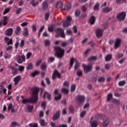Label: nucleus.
<instances>
[{
    "instance_id": "f257e3e1",
    "label": "nucleus",
    "mask_w": 127,
    "mask_h": 127,
    "mask_svg": "<svg viewBox=\"0 0 127 127\" xmlns=\"http://www.w3.org/2000/svg\"><path fill=\"white\" fill-rule=\"evenodd\" d=\"M39 88L34 87L32 88V104H36L38 102V93Z\"/></svg>"
},
{
    "instance_id": "f03ea898",
    "label": "nucleus",
    "mask_w": 127,
    "mask_h": 127,
    "mask_svg": "<svg viewBox=\"0 0 127 127\" xmlns=\"http://www.w3.org/2000/svg\"><path fill=\"white\" fill-rule=\"evenodd\" d=\"M54 50L56 51L55 56L58 58H62L64 56L65 50L59 47H54Z\"/></svg>"
},
{
    "instance_id": "7ed1b4c3",
    "label": "nucleus",
    "mask_w": 127,
    "mask_h": 127,
    "mask_svg": "<svg viewBox=\"0 0 127 127\" xmlns=\"http://www.w3.org/2000/svg\"><path fill=\"white\" fill-rule=\"evenodd\" d=\"M76 103L79 107H82L85 103V96L84 95H77L76 97Z\"/></svg>"
},
{
    "instance_id": "20e7f679",
    "label": "nucleus",
    "mask_w": 127,
    "mask_h": 127,
    "mask_svg": "<svg viewBox=\"0 0 127 127\" xmlns=\"http://www.w3.org/2000/svg\"><path fill=\"white\" fill-rule=\"evenodd\" d=\"M57 35L56 37H62V38H65V34H64V30L61 28H58L55 29Z\"/></svg>"
},
{
    "instance_id": "39448f33",
    "label": "nucleus",
    "mask_w": 127,
    "mask_h": 127,
    "mask_svg": "<svg viewBox=\"0 0 127 127\" xmlns=\"http://www.w3.org/2000/svg\"><path fill=\"white\" fill-rule=\"evenodd\" d=\"M127 16V13L126 12H121L117 16V18L119 21H124L126 19Z\"/></svg>"
},
{
    "instance_id": "423d86ee",
    "label": "nucleus",
    "mask_w": 127,
    "mask_h": 127,
    "mask_svg": "<svg viewBox=\"0 0 127 127\" xmlns=\"http://www.w3.org/2000/svg\"><path fill=\"white\" fill-rule=\"evenodd\" d=\"M71 21H72V17L71 16H68L66 17V20L64 21L63 22V27H67L70 25L71 23Z\"/></svg>"
},
{
    "instance_id": "0eeeda50",
    "label": "nucleus",
    "mask_w": 127,
    "mask_h": 127,
    "mask_svg": "<svg viewBox=\"0 0 127 127\" xmlns=\"http://www.w3.org/2000/svg\"><path fill=\"white\" fill-rule=\"evenodd\" d=\"M95 33L97 38H101V36H103V29L97 28L96 29Z\"/></svg>"
},
{
    "instance_id": "6e6552de",
    "label": "nucleus",
    "mask_w": 127,
    "mask_h": 127,
    "mask_svg": "<svg viewBox=\"0 0 127 127\" xmlns=\"http://www.w3.org/2000/svg\"><path fill=\"white\" fill-rule=\"evenodd\" d=\"M83 67L84 68V73H86L90 72V71H92V68H93V66L90 65H85L84 64H83Z\"/></svg>"
},
{
    "instance_id": "1a4fd4ad",
    "label": "nucleus",
    "mask_w": 127,
    "mask_h": 127,
    "mask_svg": "<svg viewBox=\"0 0 127 127\" xmlns=\"http://www.w3.org/2000/svg\"><path fill=\"white\" fill-rule=\"evenodd\" d=\"M16 60L19 64H21L23 61H25V56L22 55L21 56H17Z\"/></svg>"
},
{
    "instance_id": "9d476101",
    "label": "nucleus",
    "mask_w": 127,
    "mask_h": 127,
    "mask_svg": "<svg viewBox=\"0 0 127 127\" xmlns=\"http://www.w3.org/2000/svg\"><path fill=\"white\" fill-rule=\"evenodd\" d=\"M56 77H58L59 79H60V78H61V74L59 73V72L57 70H55L52 76L53 80H55L56 79Z\"/></svg>"
},
{
    "instance_id": "9b49d317",
    "label": "nucleus",
    "mask_w": 127,
    "mask_h": 127,
    "mask_svg": "<svg viewBox=\"0 0 127 127\" xmlns=\"http://www.w3.org/2000/svg\"><path fill=\"white\" fill-rule=\"evenodd\" d=\"M60 113H61L60 111H58L55 113V114L53 116V121H57V120L60 118Z\"/></svg>"
},
{
    "instance_id": "f8f14e48",
    "label": "nucleus",
    "mask_w": 127,
    "mask_h": 127,
    "mask_svg": "<svg viewBox=\"0 0 127 127\" xmlns=\"http://www.w3.org/2000/svg\"><path fill=\"white\" fill-rule=\"evenodd\" d=\"M21 80V76L20 75H17L15 77H14V85H17L20 80Z\"/></svg>"
},
{
    "instance_id": "ddd939ff",
    "label": "nucleus",
    "mask_w": 127,
    "mask_h": 127,
    "mask_svg": "<svg viewBox=\"0 0 127 127\" xmlns=\"http://www.w3.org/2000/svg\"><path fill=\"white\" fill-rule=\"evenodd\" d=\"M121 42H122V40L121 39H117L116 40L115 45H114L115 49H117V48H119V47H120Z\"/></svg>"
},
{
    "instance_id": "4468645a",
    "label": "nucleus",
    "mask_w": 127,
    "mask_h": 127,
    "mask_svg": "<svg viewBox=\"0 0 127 127\" xmlns=\"http://www.w3.org/2000/svg\"><path fill=\"white\" fill-rule=\"evenodd\" d=\"M94 119V117H91V120H90V124H91V126L92 127H98V122L97 121L95 120L94 121H92V120Z\"/></svg>"
},
{
    "instance_id": "2eb2a0df",
    "label": "nucleus",
    "mask_w": 127,
    "mask_h": 127,
    "mask_svg": "<svg viewBox=\"0 0 127 127\" xmlns=\"http://www.w3.org/2000/svg\"><path fill=\"white\" fill-rule=\"evenodd\" d=\"M13 32V29L12 28H9L5 31V34L7 36H10L12 35Z\"/></svg>"
},
{
    "instance_id": "dca6fc26",
    "label": "nucleus",
    "mask_w": 127,
    "mask_h": 127,
    "mask_svg": "<svg viewBox=\"0 0 127 127\" xmlns=\"http://www.w3.org/2000/svg\"><path fill=\"white\" fill-rule=\"evenodd\" d=\"M112 10H113L112 7H106L102 9V12H105L106 13H109V12H110V11H112Z\"/></svg>"
},
{
    "instance_id": "f3484780",
    "label": "nucleus",
    "mask_w": 127,
    "mask_h": 127,
    "mask_svg": "<svg viewBox=\"0 0 127 127\" xmlns=\"http://www.w3.org/2000/svg\"><path fill=\"white\" fill-rule=\"evenodd\" d=\"M6 93V89L4 88V86L2 84L0 85V94L3 95V94H5Z\"/></svg>"
},
{
    "instance_id": "a211bd4d",
    "label": "nucleus",
    "mask_w": 127,
    "mask_h": 127,
    "mask_svg": "<svg viewBox=\"0 0 127 127\" xmlns=\"http://www.w3.org/2000/svg\"><path fill=\"white\" fill-rule=\"evenodd\" d=\"M71 8V3L70 2H66L64 4V7L63 10H69Z\"/></svg>"
},
{
    "instance_id": "6ab92c4d",
    "label": "nucleus",
    "mask_w": 127,
    "mask_h": 127,
    "mask_svg": "<svg viewBox=\"0 0 127 127\" xmlns=\"http://www.w3.org/2000/svg\"><path fill=\"white\" fill-rule=\"evenodd\" d=\"M46 97L49 100V101H50L51 100V94H50L48 92L45 91L44 94V99H46Z\"/></svg>"
},
{
    "instance_id": "aec40b11",
    "label": "nucleus",
    "mask_w": 127,
    "mask_h": 127,
    "mask_svg": "<svg viewBox=\"0 0 127 127\" xmlns=\"http://www.w3.org/2000/svg\"><path fill=\"white\" fill-rule=\"evenodd\" d=\"M23 104H30L32 103V98L31 97L29 99H24L22 100Z\"/></svg>"
},
{
    "instance_id": "412c9836",
    "label": "nucleus",
    "mask_w": 127,
    "mask_h": 127,
    "mask_svg": "<svg viewBox=\"0 0 127 127\" xmlns=\"http://www.w3.org/2000/svg\"><path fill=\"white\" fill-rule=\"evenodd\" d=\"M5 42L7 43V45L9 44H12V39H9L8 37H6L4 38Z\"/></svg>"
},
{
    "instance_id": "4be33fe9",
    "label": "nucleus",
    "mask_w": 127,
    "mask_h": 127,
    "mask_svg": "<svg viewBox=\"0 0 127 127\" xmlns=\"http://www.w3.org/2000/svg\"><path fill=\"white\" fill-rule=\"evenodd\" d=\"M10 70H11L12 74L14 75H16L18 72V69L15 68L14 67H10Z\"/></svg>"
},
{
    "instance_id": "5701e85b",
    "label": "nucleus",
    "mask_w": 127,
    "mask_h": 127,
    "mask_svg": "<svg viewBox=\"0 0 127 127\" xmlns=\"http://www.w3.org/2000/svg\"><path fill=\"white\" fill-rule=\"evenodd\" d=\"M89 22L90 24H94L95 22H96V19H95V16L92 15L91 16L89 19Z\"/></svg>"
},
{
    "instance_id": "b1692460",
    "label": "nucleus",
    "mask_w": 127,
    "mask_h": 127,
    "mask_svg": "<svg viewBox=\"0 0 127 127\" xmlns=\"http://www.w3.org/2000/svg\"><path fill=\"white\" fill-rule=\"evenodd\" d=\"M42 7L43 9L45 10V9H47L48 8V3H47V1H44L42 3Z\"/></svg>"
},
{
    "instance_id": "393cba45",
    "label": "nucleus",
    "mask_w": 127,
    "mask_h": 127,
    "mask_svg": "<svg viewBox=\"0 0 127 127\" xmlns=\"http://www.w3.org/2000/svg\"><path fill=\"white\" fill-rule=\"evenodd\" d=\"M112 58L113 56L112 55V54L108 55L105 57V61H106V62H109V61H111V60H112Z\"/></svg>"
},
{
    "instance_id": "a878e982",
    "label": "nucleus",
    "mask_w": 127,
    "mask_h": 127,
    "mask_svg": "<svg viewBox=\"0 0 127 127\" xmlns=\"http://www.w3.org/2000/svg\"><path fill=\"white\" fill-rule=\"evenodd\" d=\"M40 123L41 127H45L47 126V123L45 122V120L43 119H41L40 120Z\"/></svg>"
},
{
    "instance_id": "bb28decb",
    "label": "nucleus",
    "mask_w": 127,
    "mask_h": 127,
    "mask_svg": "<svg viewBox=\"0 0 127 127\" xmlns=\"http://www.w3.org/2000/svg\"><path fill=\"white\" fill-rule=\"evenodd\" d=\"M110 124V120L109 119H106L105 121L103 123V126L104 127H108L109 126V124Z\"/></svg>"
},
{
    "instance_id": "cd10ccee",
    "label": "nucleus",
    "mask_w": 127,
    "mask_h": 127,
    "mask_svg": "<svg viewBox=\"0 0 127 127\" xmlns=\"http://www.w3.org/2000/svg\"><path fill=\"white\" fill-rule=\"evenodd\" d=\"M54 27H55V25L54 24H52L48 28V30L50 32H53L54 31Z\"/></svg>"
},
{
    "instance_id": "c85d7f7f",
    "label": "nucleus",
    "mask_w": 127,
    "mask_h": 127,
    "mask_svg": "<svg viewBox=\"0 0 127 127\" xmlns=\"http://www.w3.org/2000/svg\"><path fill=\"white\" fill-rule=\"evenodd\" d=\"M63 6V3L61 1L58 2L56 4L57 8H62Z\"/></svg>"
},
{
    "instance_id": "c756f323",
    "label": "nucleus",
    "mask_w": 127,
    "mask_h": 127,
    "mask_svg": "<svg viewBox=\"0 0 127 127\" xmlns=\"http://www.w3.org/2000/svg\"><path fill=\"white\" fill-rule=\"evenodd\" d=\"M112 99H113V94H112V93H110L107 95V101L110 102L112 100Z\"/></svg>"
},
{
    "instance_id": "7c9ffc66",
    "label": "nucleus",
    "mask_w": 127,
    "mask_h": 127,
    "mask_svg": "<svg viewBox=\"0 0 127 127\" xmlns=\"http://www.w3.org/2000/svg\"><path fill=\"white\" fill-rule=\"evenodd\" d=\"M11 127H19V124L16 122H12L10 125Z\"/></svg>"
},
{
    "instance_id": "2f4dec72",
    "label": "nucleus",
    "mask_w": 127,
    "mask_h": 127,
    "mask_svg": "<svg viewBox=\"0 0 127 127\" xmlns=\"http://www.w3.org/2000/svg\"><path fill=\"white\" fill-rule=\"evenodd\" d=\"M105 80H106V77L104 76L100 77L98 78V82H99V83H104V82H105Z\"/></svg>"
},
{
    "instance_id": "473e14b6",
    "label": "nucleus",
    "mask_w": 127,
    "mask_h": 127,
    "mask_svg": "<svg viewBox=\"0 0 127 127\" xmlns=\"http://www.w3.org/2000/svg\"><path fill=\"white\" fill-rule=\"evenodd\" d=\"M62 93H64V94H69V90L66 88H63L62 89Z\"/></svg>"
},
{
    "instance_id": "72a5a7b5",
    "label": "nucleus",
    "mask_w": 127,
    "mask_h": 127,
    "mask_svg": "<svg viewBox=\"0 0 127 127\" xmlns=\"http://www.w3.org/2000/svg\"><path fill=\"white\" fill-rule=\"evenodd\" d=\"M21 32V28H20V27H17L15 31V33L16 34H19V33H20Z\"/></svg>"
},
{
    "instance_id": "f704fd0d",
    "label": "nucleus",
    "mask_w": 127,
    "mask_h": 127,
    "mask_svg": "<svg viewBox=\"0 0 127 127\" xmlns=\"http://www.w3.org/2000/svg\"><path fill=\"white\" fill-rule=\"evenodd\" d=\"M95 118L98 120H104V117H103V115H100L99 114H97L95 115Z\"/></svg>"
},
{
    "instance_id": "c9c22d12",
    "label": "nucleus",
    "mask_w": 127,
    "mask_h": 127,
    "mask_svg": "<svg viewBox=\"0 0 127 127\" xmlns=\"http://www.w3.org/2000/svg\"><path fill=\"white\" fill-rule=\"evenodd\" d=\"M96 60H97V57L95 56L91 57L88 59V61H89V62H92V61H96Z\"/></svg>"
},
{
    "instance_id": "e433bc0d",
    "label": "nucleus",
    "mask_w": 127,
    "mask_h": 127,
    "mask_svg": "<svg viewBox=\"0 0 127 127\" xmlns=\"http://www.w3.org/2000/svg\"><path fill=\"white\" fill-rule=\"evenodd\" d=\"M23 34L24 36H28V30H27V28H24L23 31Z\"/></svg>"
},
{
    "instance_id": "4c0bfd02",
    "label": "nucleus",
    "mask_w": 127,
    "mask_h": 127,
    "mask_svg": "<svg viewBox=\"0 0 127 127\" xmlns=\"http://www.w3.org/2000/svg\"><path fill=\"white\" fill-rule=\"evenodd\" d=\"M68 110H69V113H70V114H74L75 109H74V107H73V106H69L68 108Z\"/></svg>"
},
{
    "instance_id": "58836bf2",
    "label": "nucleus",
    "mask_w": 127,
    "mask_h": 127,
    "mask_svg": "<svg viewBox=\"0 0 127 127\" xmlns=\"http://www.w3.org/2000/svg\"><path fill=\"white\" fill-rule=\"evenodd\" d=\"M3 23L2 25L4 26L6 25L7 24V17H4V19L2 21Z\"/></svg>"
},
{
    "instance_id": "ea45409f",
    "label": "nucleus",
    "mask_w": 127,
    "mask_h": 127,
    "mask_svg": "<svg viewBox=\"0 0 127 127\" xmlns=\"http://www.w3.org/2000/svg\"><path fill=\"white\" fill-rule=\"evenodd\" d=\"M75 60H76V59H74L73 58H71L70 61V68L71 67H73V65H74V62Z\"/></svg>"
},
{
    "instance_id": "a19ab883",
    "label": "nucleus",
    "mask_w": 127,
    "mask_h": 127,
    "mask_svg": "<svg viewBox=\"0 0 127 127\" xmlns=\"http://www.w3.org/2000/svg\"><path fill=\"white\" fill-rule=\"evenodd\" d=\"M81 14V11L80 10H76L75 12V15L76 17H79Z\"/></svg>"
},
{
    "instance_id": "79ce46f5",
    "label": "nucleus",
    "mask_w": 127,
    "mask_h": 127,
    "mask_svg": "<svg viewBox=\"0 0 127 127\" xmlns=\"http://www.w3.org/2000/svg\"><path fill=\"white\" fill-rule=\"evenodd\" d=\"M62 98V95H61V94H59L58 96H56L55 97V101H59L61 100Z\"/></svg>"
},
{
    "instance_id": "37998d69",
    "label": "nucleus",
    "mask_w": 127,
    "mask_h": 127,
    "mask_svg": "<svg viewBox=\"0 0 127 127\" xmlns=\"http://www.w3.org/2000/svg\"><path fill=\"white\" fill-rule=\"evenodd\" d=\"M119 86H120V87H122L123 86H125L126 85V81L123 80L121 81L118 83Z\"/></svg>"
},
{
    "instance_id": "c03bdc74",
    "label": "nucleus",
    "mask_w": 127,
    "mask_h": 127,
    "mask_svg": "<svg viewBox=\"0 0 127 127\" xmlns=\"http://www.w3.org/2000/svg\"><path fill=\"white\" fill-rule=\"evenodd\" d=\"M41 69H42V70H45V69H47V65H46L45 63L42 64L41 66Z\"/></svg>"
},
{
    "instance_id": "a18cd8bd",
    "label": "nucleus",
    "mask_w": 127,
    "mask_h": 127,
    "mask_svg": "<svg viewBox=\"0 0 127 127\" xmlns=\"http://www.w3.org/2000/svg\"><path fill=\"white\" fill-rule=\"evenodd\" d=\"M51 44V42L49 40H46L45 41V46H49Z\"/></svg>"
},
{
    "instance_id": "49530a36",
    "label": "nucleus",
    "mask_w": 127,
    "mask_h": 127,
    "mask_svg": "<svg viewBox=\"0 0 127 127\" xmlns=\"http://www.w3.org/2000/svg\"><path fill=\"white\" fill-rule=\"evenodd\" d=\"M75 90H76V85L72 84L71 86L70 92H75Z\"/></svg>"
},
{
    "instance_id": "de8ad7c7",
    "label": "nucleus",
    "mask_w": 127,
    "mask_h": 127,
    "mask_svg": "<svg viewBox=\"0 0 127 127\" xmlns=\"http://www.w3.org/2000/svg\"><path fill=\"white\" fill-rule=\"evenodd\" d=\"M39 71L36 70L32 72V77H35V76H37V75H39Z\"/></svg>"
},
{
    "instance_id": "09e8293b",
    "label": "nucleus",
    "mask_w": 127,
    "mask_h": 127,
    "mask_svg": "<svg viewBox=\"0 0 127 127\" xmlns=\"http://www.w3.org/2000/svg\"><path fill=\"white\" fill-rule=\"evenodd\" d=\"M112 103H115L117 105H120V101L116 99H112Z\"/></svg>"
},
{
    "instance_id": "8fccbe9b",
    "label": "nucleus",
    "mask_w": 127,
    "mask_h": 127,
    "mask_svg": "<svg viewBox=\"0 0 127 127\" xmlns=\"http://www.w3.org/2000/svg\"><path fill=\"white\" fill-rule=\"evenodd\" d=\"M111 67H112V66L111 65V64H105V68L106 70H109V69H110Z\"/></svg>"
},
{
    "instance_id": "3c124183",
    "label": "nucleus",
    "mask_w": 127,
    "mask_h": 127,
    "mask_svg": "<svg viewBox=\"0 0 127 127\" xmlns=\"http://www.w3.org/2000/svg\"><path fill=\"white\" fill-rule=\"evenodd\" d=\"M27 111L29 112V113H30V112H32V106L31 105H27Z\"/></svg>"
},
{
    "instance_id": "603ef678",
    "label": "nucleus",
    "mask_w": 127,
    "mask_h": 127,
    "mask_svg": "<svg viewBox=\"0 0 127 127\" xmlns=\"http://www.w3.org/2000/svg\"><path fill=\"white\" fill-rule=\"evenodd\" d=\"M50 14H49V12H47L45 14V20H48V18H49V16Z\"/></svg>"
},
{
    "instance_id": "864d4df0",
    "label": "nucleus",
    "mask_w": 127,
    "mask_h": 127,
    "mask_svg": "<svg viewBox=\"0 0 127 127\" xmlns=\"http://www.w3.org/2000/svg\"><path fill=\"white\" fill-rule=\"evenodd\" d=\"M76 74H77V76L80 77L83 75V71H82V70H79L77 71Z\"/></svg>"
},
{
    "instance_id": "5fc2aeb1",
    "label": "nucleus",
    "mask_w": 127,
    "mask_h": 127,
    "mask_svg": "<svg viewBox=\"0 0 127 127\" xmlns=\"http://www.w3.org/2000/svg\"><path fill=\"white\" fill-rule=\"evenodd\" d=\"M86 112L85 111H82L80 113V118H84L86 116Z\"/></svg>"
},
{
    "instance_id": "6e6d98bb",
    "label": "nucleus",
    "mask_w": 127,
    "mask_h": 127,
    "mask_svg": "<svg viewBox=\"0 0 127 127\" xmlns=\"http://www.w3.org/2000/svg\"><path fill=\"white\" fill-rule=\"evenodd\" d=\"M99 6H100L99 3H96L94 6V10H98L99 9Z\"/></svg>"
},
{
    "instance_id": "4d7b16f0",
    "label": "nucleus",
    "mask_w": 127,
    "mask_h": 127,
    "mask_svg": "<svg viewBox=\"0 0 127 127\" xmlns=\"http://www.w3.org/2000/svg\"><path fill=\"white\" fill-rule=\"evenodd\" d=\"M12 46L11 45H9L8 47L6 48V51H11L12 50Z\"/></svg>"
},
{
    "instance_id": "13d9d810",
    "label": "nucleus",
    "mask_w": 127,
    "mask_h": 127,
    "mask_svg": "<svg viewBox=\"0 0 127 127\" xmlns=\"http://www.w3.org/2000/svg\"><path fill=\"white\" fill-rule=\"evenodd\" d=\"M79 63L76 62L75 65H74V69L75 70H78V68H79Z\"/></svg>"
},
{
    "instance_id": "bf43d9fd",
    "label": "nucleus",
    "mask_w": 127,
    "mask_h": 127,
    "mask_svg": "<svg viewBox=\"0 0 127 127\" xmlns=\"http://www.w3.org/2000/svg\"><path fill=\"white\" fill-rule=\"evenodd\" d=\"M27 69L28 70H30L31 69H32V64H29L27 67Z\"/></svg>"
},
{
    "instance_id": "052dcab7",
    "label": "nucleus",
    "mask_w": 127,
    "mask_h": 127,
    "mask_svg": "<svg viewBox=\"0 0 127 127\" xmlns=\"http://www.w3.org/2000/svg\"><path fill=\"white\" fill-rule=\"evenodd\" d=\"M46 81L48 85H50V84H51V81H50V79H49V78L48 77L46 78Z\"/></svg>"
},
{
    "instance_id": "680f3d73",
    "label": "nucleus",
    "mask_w": 127,
    "mask_h": 127,
    "mask_svg": "<svg viewBox=\"0 0 127 127\" xmlns=\"http://www.w3.org/2000/svg\"><path fill=\"white\" fill-rule=\"evenodd\" d=\"M20 47H23L24 46V40H22L20 43Z\"/></svg>"
},
{
    "instance_id": "e2e57ef3",
    "label": "nucleus",
    "mask_w": 127,
    "mask_h": 127,
    "mask_svg": "<svg viewBox=\"0 0 127 127\" xmlns=\"http://www.w3.org/2000/svg\"><path fill=\"white\" fill-rule=\"evenodd\" d=\"M22 8H18L16 11V14H19L20 13V11H21L22 10Z\"/></svg>"
},
{
    "instance_id": "0e129e2a",
    "label": "nucleus",
    "mask_w": 127,
    "mask_h": 127,
    "mask_svg": "<svg viewBox=\"0 0 127 127\" xmlns=\"http://www.w3.org/2000/svg\"><path fill=\"white\" fill-rule=\"evenodd\" d=\"M46 104H47V102L44 101L41 103V107L42 108H44V107H46Z\"/></svg>"
},
{
    "instance_id": "69168bd1",
    "label": "nucleus",
    "mask_w": 127,
    "mask_h": 127,
    "mask_svg": "<svg viewBox=\"0 0 127 127\" xmlns=\"http://www.w3.org/2000/svg\"><path fill=\"white\" fill-rule=\"evenodd\" d=\"M64 86L65 87H69V82L67 81H64Z\"/></svg>"
},
{
    "instance_id": "338daca9",
    "label": "nucleus",
    "mask_w": 127,
    "mask_h": 127,
    "mask_svg": "<svg viewBox=\"0 0 127 127\" xmlns=\"http://www.w3.org/2000/svg\"><path fill=\"white\" fill-rule=\"evenodd\" d=\"M9 10H10V9L9 8L5 9L3 11V14H6V13H7V12H8Z\"/></svg>"
},
{
    "instance_id": "774afa93",
    "label": "nucleus",
    "mask_w": 127,
    "mask_h": 127,
    "mask_svg": "<svg viewBox=\"0 0 127 127\" xmlns=\"http://www.w3.org/2000/svg\"><path fill=\"white\" fill-rule=\"evenodd\" d=\"M42 63V60H40L38 61L36 63V66H39V65H40V64H41Z\"/></svg>"
}]
</instances>
